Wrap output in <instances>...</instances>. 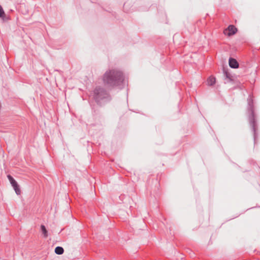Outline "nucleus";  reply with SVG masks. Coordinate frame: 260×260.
<instances>
[{
	"label": "nucleus",
	"mask_w": 260,
	"mask_h": 260,
	"mask_svg": "<svg viewBox=\"0 0 260 260\" xmlns=\"http://www.w3.org/2000/svg\"><path fill=\"white\" fill-rule=\"evenodd\" d=\"M248 104L249 106L250 110L251 111V115L249 118V122H250L251 125L252 126V127L253 128V131L255 132V121H254V112H253V110L252 109V106L251 105V102L250 101V100L248 101Z\"/></svg>",
	"instance_id": "3"
},
{
	"label": "nucleus",
	"mask_w": 260,
	"mask_h": 260,
	"mask_svg": "<svg viewBox=\"0 0 260 260\" xmlns=\"http://www.w3.org/2000/svg\"><path fill=\"white\" fill-rule=\"evenodd\" d=\"M94 98L100 103L102 100H109V96L103 88L96 87L94 91Z\"/></svg>",
	"instance_id": "2"
},
{
	"label": "nucleus",
	"mask_w": 260,
	"mask_h": 260,
	"mask_svg": "<svg viewBox=\"0 0 260 260\" xmlns=\"http://www.w3.org/2000/svg\"><path fill=\"white\" fill-rule=\"evenodd\" d=\"M14 189L15 190V191L16 192V193L17 194V195H19L21 193V190L19 188V186L18 185V184H17V185L15 186H13Z\"/></svg>",
	"instance_id": "11"
},
{
	"label": "nucleus",
	"mask_w": 260,
	"mask_h": 260,
	"mask_svg": "<svg viewBox=\"0 0 260 260\" xmlns=\"http://www.w3.org/2000/svg\"><path fill=\"white\" fill-rule=\"evenodd\" d=\"M9 181L10 182L12 186H16L17 184V182L14 179V178L10 175L7 176Z\"/></svg>",
	"instance_id": "9"
},
{
	"label": "nucleus",
	"mask_w": 260,
	"mask_h": 260,
	"mask_svg": "<svg viewBox=\"0 0 260 260\" xmlns=\"http://www.w3.org/2000/svg\"><path fill=\"white\" fill-rule=\"evenodd\" d=\"M215 83V78L213 77H210L207 80V84L209 86H212Z\"/></svg>",
	"instance_id": "7"
},
{
	"label": "nucleus",
	"mask_w": 260,
	"mask_h": 260,
	"mask_svg": "<svg viewBox=\"0 0 260 260\" xmlns=\"http://www.w3.org/2000/svg\"><path fill=\"white\" fill-rule=\"evenodd\" d=\"M123 80L122 72L114 69L107 71L103 77L104 83L108 87H113L120 85Z\"/></svg>",
	"instance_id": "1"
},
{
	"label": "nucleus",
	"mask_w": 260,
	"mask_h": 260,
	"mask_svg": "<svg viewBox=\"0 0 260 260\" xmlns=\"http://www.w3.org/2000/svg\"><path fill=\"white\" fill-rule=\"evenodd\" d=\"M41 230L44 237L46 238L48 236V232L44 225H41Z\"/></svg>",
	"instance_id": "10"
},
{
	"label": "nucleus",
	"mask_w": 260,
	"mask_h": 260,
	"mask_svg": "<svg viewBox=\"0 0 260 260\" xmlns=\"http://www.w3.org/2000/svg\"><path fill=\"white\" fill-rule=\"evenodd\" d=\"M223 74L224 77L225 83L229 82L232 81L231 77L230 74L225 70H223Z\"/></svg>",
	"instance_id": "6"
},
{
	"label": "nucleus",
	"mask_w": 260,
	"mask_h": 260,
	"mask_svg": "<svg viewBox=\"0 0 260 260\" xmlns=\"http://www.w3.org/2000/svg\"><path fill=\"white\" fill-rule=\"evenodd\" d=\"M237 28L234 25H230L228 29L225 30V33H227L228 36H231L236 33Z\"/></svg>",
	"instance_id": "4"
},
{
	"label": "nucleus",
	"mask_w": 260,
	"mask_h": 260,
	"mask_svg": "<svg viewBox=\"0 0 260 260\" xmlns=\"http://www.w3.org/2000/svg\"><path fill=\"white\" fill-rule=\"evenodd\" d=\"M4 17H5V12H4L2 7L0 5V17L2 18H4Z\"/></svg>",
	"instance_id": "12"
},
{
	"label": "nucleus",
	"mask_w": 260,
	"mask_h": 260,
	"mask_svg": "<svg viewBox=\"0 0 260 260\" xmlns=\"http://www.w3.org/2000/svg\"><path fill=\"white\" fill-rule=\"evenodd\" d=\"M64 252L63 248L62 247L57 246L55 249V252L56 254L60 255Z\"/></svg>",
	"instance_id": "8"
},
{
	"label": "nucleus",
	"mask_w": 260,
	"mask_h": 260,
	"mask_svg": "<svg viewBox=\"0 0 260 260\" xmlns=\"http://www.w3.org/2000/svg\"><path fill=\"white\" fill-rule=\"evenodd\" d=\"M229 66L231 68L237 69L239 67V63L235 59L230 58Z\"/></svg>",
	"instance_id": "5"
}]
</instances>
